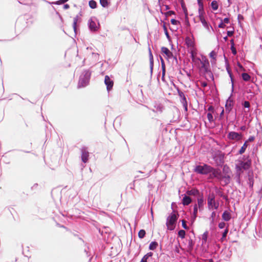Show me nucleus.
Here are the masks:
<instances>
[{"label":"nucleus","mask_w":262,"mask_h":262,"mask_svg":"<svg viewBox=\"0 0 262 262\" xmlns=\"http://www.w3.org/2000/svg\"><path fill=\"white\" fill-rule=\"evenodd\" d=\"M224 116V110H223L220 115V119H222Z\"/></svg>","instance_id":"obj_64"},{"label":"nucleus","mask_w":262,"mask_h":262,"mask_svg":"<svg viewBox=\"0 0 262 262\" xmlns=\"http://www.w3.org/2000/svg\"><path fill=\"white\" fill-rule=\"evenodd\" d=\"M216 53L214 51H212L209 53V57L211 59H214L215 61L216 60Z\"/></svg>","instance_id":"obj_44"},{"label":"nucleus","mask_w":262,"mask_h":262,"mask_svg":"<svg viewBox=\"0 0 262 262\" xmlns=\"http://www.w3.org/2000/svg\"><path fill=\"white\" fill-rule=\"evenodd\" d=\"M209 173L208 179L212 180L214 178H217V179H220V174L221 173L218 172L213 167V169L211 170Z\"/></svg>","instance_id":"obj_16"},{"label":"nucleus","mask_w":262,"mask_h":262,"mask_svg":"<svg viewBox=\"0 0 262 262\" xmlns=\"http://www.w3.org/2000/svg\"><path fill=\"white\" fill-rule=\"evenodd\" d=\"M162 75L161 79L163 81L165 82V74H166V70H163V71H162Z\"/></svg>","instance_id":"obj_59"},{"label":"nucleus","mask_w":262,"mask_h":262,"mask_svg":"<svg viewBox=\"0 0 262 262\" xmlns=\"http://www.w3.org/2000/svg\"><path fill=\"white\" fill-rule=\"evenodd\" d=\"M182 226L184 229L187 230L188 229V227L186 224V222L185 220L182 221Z\"/></svg>","instance_id":"obj_55"},{"label":"nucleus","mask_w":262,"mask_h":262,"mask_svg":"<svg viewBox=\"0 0 262 262\" xmlns=\"http://www.w3.org/2000/svg\"><path fill=\"white\" fill-rule=\"evenodd\" d=\"M249 186L250 188H252L253 187L254 184V181L253 179L251 178H249V182H248Z\"/></svg>","instance_id":"obj_53"},{"label":"nucleus","mask_w":262,"mask_h":262,"mask_svg":"<svg viewBox=\"0 0 262 262\" xmlns=\"http://www.w3.org/2000/svg\"><path fill=\"white\" fill-rule=\"evenodd\" d=\"M222 217L224 221L228 222L231 219V214L228 211L225 210L223 212Z\"/></svg>","instance_id":"obj_26"},{"label":"nucleus","mask_w":262,"mask_h":262,"mask_svg":"<svg viewBox=\"0 0 262 262\" xmlns=\"http://www.w3.org/2000/svg\"><path fill=\"white\" fill-rule=\"evenodd\" d=\"M164 31V33H165V35H166V36L168 40H169V39H170V35H169V33H168V30H165V31Z\"/></svg>","instance_id":"obj_61"},{"label":"nucleus","mask_w":262,"mask_h":262,"mask_svg":"<svg viewBox=\"0 0 262 262\" xmlns=\"http://www.w3.org/2000/svg\"><path fill=\"white\" fill-rule=\"evenodd\" d=\"M81 158L82 162L86 163L88 162L89 158V152L88 150V148L85 146H83L81 148Z\"/></svg>","instance_id":"obj_9"},{"label":"nucleus","mask_w":262,"mask_h":262,"mask_svg":"<svg viewBox=\"0 0 262 262\" xmlns=\"http://www.w3.org/2000/svg\"><path fill=\"white\" fill-rule=\"evenodd\" d=\"M227 138L229 140H239L242 139V135L241 134H240L239 133L231 131V132H229L228 133V134L227 135Z\"/></svg>","instance_id":"obj_14"},{"label":"nucleus","mask_w":262,"mask_h":262,"mask_svg":"<svg viewBox=\"0 0 262 262\" xmlns=\"http://www.w3.org/2000/svg\"><path fill=\"white\" fill-rule=\"evenodd\" d=\"M89 5L91 8L95 9L97 7V3L94 0H90L89 2Z\"/></svg>","instance_id":"obj_36"},{"label":"nucleus","mask_w":262,"mask_h":262,"mask_svg":"<svg viewBox=\"0 0 262 262\" xmlns=\"http://www.w3.org/2000/svg\"><path fill=\"white\" fill-rule=\"evenodd\" d=\"M100 4L103 8H108L110 5V2L108 0H100Z\"/></svg>","instance_id":"obj_35"},{"label":"nucleus","mask_w":262,"mask_h":262,"mask_svg":"<svg viewBox=\"0 0 262 262\" xmlns=\"http://www.w3.org/2000/svg\"><path fill=\"white\" fill-rule=\"evenodd\" d=\"M219 228L220 229H223L226 226V223L224 222H220L219 224Z\"/></svg>","instance_id":"obj_56"},{"label":"nucleus","mask_w":262,"mask_h":262,"mask_svg":"<svg viewBox=\"0 0 262 262\" xmlns=\"http://www.w3.org/2000/svg\"><path fill=\"white\" fill-rule=\"evenodd\" d=\"M148 51H149V57L150 72L151 75H152V72H153V69H154V56H153V55L152 54V52H151V49L150 48H148Z\"/></svg>","instance_id":"obj_21"},{"label":"nucleus","mask_w":262,"mask_h":262,"mask_svg":"<svg viewBox=\"0 0 262 262\" xmlns=\"http://www.w3.org/2000/svg\"><path fill=\"white\" fill-rule=\"evenodd\" d=\"M181 103L183 105L184 110L185 112L188 111V102L186 97H185L180 100Z\"/></svg>","instance_id":"obj_30"},{"label":"nucleus","mask_w":262,"mask_h":262,"mask_svg":"<svg viewBox=\"0 0 262 262\" xmlns=\"http://www.w3.org/2000/svg\"><path fill=\"white\" fill-rule=\"evenodd\" d=\"M178 236L183 239L185 237L186 232L184 230H180L178 233Z\"/></svg>","instance_id":"obj_39"},{"label":"nucleus","mask_w":262,"mask_h":262,"mask_svg":"<svg viewBox=\"0 0 262 262\" xmlns=\"http://www.w3.org/2000/svg\"><path fill=\"white\" fill-rule=\"evenodd\" d=\"M212 169V167L207 164L203 163L202 165L199 164L195 165L194 167L193 171L198 174L208 175Z\"/></svg>","instance_id":"obj_4"},{"label":"nucleus","mask_w":262,"mask_h":262,"mask_svg":"<svg viewBox=\"0 0 262 262\" xmlns=\"http://www.w3.org/2000/svg\"><path fill=\"white\" fill-rule=\"evenodd\" d=\"M198 209L196 207V204H195L193 205V210L192 214L191 216V224H193L194 221L196 220V218L198 215Z\"/></svg>","instance_id":"obj_22"},{"label":"nucleus","mask_w":262,"mask_h":262,"mask_svg":"<svg viewBox=\"0 0 262 262\" xmlns=\"http://www.w3.org/2000/svg\"><path fill=\"white\" fill-rule=\"evenodd\" d=\"M194 245V242L192 239H190L188 242V247L190 249L193 248Z\"/></svg>","instance_id":"obj_50"},{"label":"nucleus","mask_w":262,"mask_h":262,"mask_svg":"<svg viewBox=\"0 0 262 262\" xmlns=\"http://www.w3.org/2000/svg\"><path fill=\"white\" fill-rule=\"evenodd\" d=\"M158 246V243L156 241L151 242L149 245L150 250H155Z\"/></svg>","instance_id":"obj_31"},{"label":"nucleus","mask_w":262,"mask_h":262,"mask_svg":"<svg viewBox=\"0 0 262 262\" xmlns=\"http://www.w3.org/2000/svg\"><path fill=\"white\" fill-rule=\"evenodd\" d=\"M153 253L151 252H148L147 254L144 255V256L141 259L140 262H147L149 258L151 257L153 255Z\"/></svg>","instance_id":"obj_29"},{"label":"nucleus","mask_w":262,"mask_h":262,"mask_svg":"<svg viewBox=\"0 0 262 262\" xmlns=\"http://www.w3.org/2000/svg\"><path fill=\"white\" fill-rule=\"evenodd\" d=\"M220 176L221 178L219 180H223L225 183V185H227L230 183V177L229 175H223L221 173Z\"/></svg>","instance_id":"obj_25"},{"label":"nucleus","mask_w":262,"mask_h":262,"mask_svg":"<svg viewBox=\"0 0 262 262\" xmlns=\"http://www.w3.org/2000/svg\"><path fill=\"white\" fill-rule=\"evenodd\" d=\"M248 146L247 144V141H246L243 144V145L242 146L241 149L239 150L238 153L240 155H242L243 153H244L246 150V148Z\"/></svg>","instance_id":"obj_34"},{"label":"nucleus","mask_w":262,"mask_h":262,"mask_svg":"<svg viewBox=\"0 0 262 262\" xmlns=\"http://www.w3.org/2000/svg\"><path fill=\"white\" fill-rule=\"evenodd\" d=\"M170 22H171V24H172L173 25H178L180 24V22L179 20H178L176 19H174V18H172L170 20Z\"/></svg>","instance_id":"obj_51"},{"label":"nucleus","mask_w":262,"mask_h":262,"mask_svg":"<svg viewBox=\"0 0 262 262\" xmlns=\"http://www.w3.org/2000/svg\"><path fill=\"white\" fill-rule=\"evenodd\" d=\"M229 232L228 227H226V228L224 230L223 232L222 233V236L221 238L222 241H224L226 239V236Z\"/></svg>","instance_id":"obj_37"},{"label":"nucleus","mask_w":262,"mask_h":262,"mask_svg":"<svg viewBox=\"0 0 262 262\" xmlns=\"http://www.w3.org/2000/svg\"><path fill=\"white\" fill-rule=\"evenodd\" d=\"M251 164V160L249 156H244L243 159L239 161V163L236 165V168L239 171L248 169Z\"/></svg>","instance_id":"obj_6"},{"label":"nucleus","mask_w":262,"mask_h":262,"mask_svg":"<svg viewBox=\"0 0 262 262\" xmlns=\"http://www.w3.org/2000/svg\"><path fill=\"white\" fill-rule=\"evenodd\" d=\"M215 192L217 195H218L220 197L222 198L226 201L228 200V198L227 195L224 194V192L220 190L217 187H215Z\"/></svg>","instance_id":"obj_23"},{"label":"nucleus","mask_w":262,"mask_h":262,"mask_svg":"<svg viewBox=\"0 0 262 262\" xmlns=\"http://www.w3.org/2000/svg\"><path fill=\"white\" fill-rule=\"evenodd\" d=\"M215 216H216V212L215 211H212L211 214V216H210V219H215Z\"/></svg>","instance_id":"obj_63"},{"label":"nucleus","mask_w":262,"mask_h":262,"mask_svg":"<svg viewBox=\"0 0 262 262\" xmlns=\"http://www.w3.org/2000/svg\"><path fill=\"white\" fill-rule=\"evenodd\" d=\"M230 50H231V52L233 55H234V56L236 55L237 51H236V49L235 46H231Z\"/></svg>","instance_id":"obj_47"},{"label":"nucleus","mask_w":262,"mask_h":262,"mask_svg":"<svg viewBox=\"0 0 262 262\" xmlns=\"http://www.w3.org/2000/svg\"><path fill=\"white\" fill-rule=\"evenodd\" d=\"M244 16L241 14H238L237 16V19L238 21V23H240L241 20H244Z\"/></svg>","instance_id":"obj_60"},{"label":"nucleus","mask_w":262,"mask_h":262,"mask_svg":"<svg viewBox=\"0 0 262 262\" xmlns=\"http://www.w3.org/2000/svg\"><path fill=\"white\" fill-rule=\"evenodd\" d=\"M88 27L89 29L92 32H96L98 30V27L96 25V23L92 20V19H90L88 21Z\"/></svg>","instance_id":"obj_19"},{"label":"nucleus","mask_w":262,"mask_h":262,"mask_svg":"<svg viewBox=\"0 0 262 262\" xmlns=\"http://www.w3.org/2000/svg\"><path fill=\"white\" fill-rule=\"evenodd\" d=\"M199 20L202 24L203 26L208 31H210V29H211L212 31L214 32V29L212 27V26L210 25L209 23L207 21L205 18V17L199 18Z\"/></svg>","instance_id":"obj_17"},{"label":"nucleus","mask_w":262,"mask_h":262,"mask_svg":"<svg viewBox=\"0 0 262 262\" xmlns=\"http://www.w3.org/2000/svg\"><path fill=\"white\" fill-rule=\"evenodd\" d=\"M186 45L188 47L191 48V51H195L194 47V42L193 40L189 37L186 38Z\"/></svg>","instance_id":"obj_24"},{"label":"nucleus","mask_w":262,"mask_h":262,"mask_svg":"<svg viewBox=\"0 0 262 262\" xmlns=\"http://www.w3.org/2000/svg\"><path fill=\"white\" fill-rule=\"evenodd\" d=\"M68 1H69V0H59V1H56V2H53V3H52V4H55L56 5H60V4L65 3L67 2Z\"/></svg>","instance_id":"obj_52"},{"label":"nucleus","mask_w":262,"mask_h":262,"mask_svg":"<svg viewBox=\"0 0 262 262\" xmlns=\"http://www.w3.org/2000/svg\"><path fill=\"white\" fill-rule=\"evenodd\" d=\"M236 65L239 71H244L245 70L242 64L239 61L237 62Z\"/></svg>","instance_id":"obj_48"},{"label":"nucleus","mask_w":262,"mask_h":262,"mask_svg":"<svg viewBox=\"0 0 262 262\" xmlns=\"http://www.w3.org/2000/svg\"><path fill=\"white\" fill-rule=\"evenodd\" d=\"M186 12L184 10V13H185V25L187 26H190V23H189V19H188V13H187V9H186Z\"/></svg>","instance_id":"obj_40"},{"label":"nucleus","mask_w":262,"mask_h":262,"mask_svg":"<svg viewBox=\"0 0 262 262\" xmlns=\"http://www.w3.org/2000/svg\"><path fill=\"white\" fill-rule=\"evenodd\" d=\"M208 232L206 231L202 235L201 246L203 250L205 251H207L208 248V245L206 246L208 238Z\"/></svg>","instance_id":"obj_11"},{"label":"nucleus","mask_w":262,"mask_h":262,"mask_svg":"<svg viewBox=\"0 0 262 262\" xmlns=\"http://www.w3.org/2000/svg\"><path fill=\"white\" fill-rule=\"evenodd\" d=\"M241 78L245 82L251 81V76L247 73L243 72L241 75Z\"/></svg>","instance_id":"obj_28"},{"label":"nucleus","mask_w":262,"mask_h":262,"mask_svg":"<svg viewBox=\"0 0 262 262\" xmlns=\"http://www.w3.org/2000/svg\"><path fill=\"white\" fill-rule=\"evenodd\" d=\"M224 57L225 62L226 69V71L229 75V76L230 78L231 82L232 83V90L233 91V88H234L233 75L232 73V71H231V68L230 67V65L229 64L228 58L226 57V56L225 55H224Z\"/></svg>","instance_id":"obj_7"},{"label":"nucleus","mask_w":262,"mask_h":262,"mask_svg":"<svg viewBox=\"0 0 262 262\" xmlns=\"http://www.w3.org/2000/svg\"><path fill=\"white\" fill-rule=\"evenodd\" d=\"M92 72L90 70H84L79 77L78 88L85 87L89 84Z\"/></svg>","instance_id":"obj_3"},{"label":"nucleus","mask_w":262,"mask_h":262,"mask_svg":"<svg viewBox=\"0 0 262 262\" xmlns=\"http://www.w3.org/2000/svg\"><path fill=\"white\" fill-rule=\"evenodd\" d=\"M186 194L187 195H192L194 196H199L202 193H200V191L196 188H192L190 190L186 191Z\"/></svg>","instance_id":"obj_20"},{"label":"nucleus","mask_w":262,"mask_h":262,"mask_svg":"<svg viewBox=\"0 0 262 262\" xmlns=\"http://www.w3.org/2000/svg\"><path fill=\"white\" fill-rule=\"evenodd\" d=\"M234 34V30H229V31H227V36H232Z\"/></svg>","instance_id":"obj_58"},{"label":"nucleus","mask_w":262,"mask_h":262,"mask_svg":"<svg viewBox=\"0 0 262 262\" xmlns=\"http://www.w3.org/2000/svg\"><path fill=\"white\" fill-rule=\"evenodd\" d=\"M160 60H161V62L162 71L166 70V67H165V64L164 59L161 56H160Z\"/></svg>","instance_id":"obj_45"},{"label":"nucleus","mask_w":262,"mask_h":262,"mask_svg":"<svg viewBox=\"0 0 262 262\" xmlns=\"http://www.w3.org/2000/svg\"><path fill=\"white\" fill-rule=\"evenodd\" d=\"M207 117L209 122L211 123L214 121L213 116L212 113H208L207 115Z\"/></svg>","instance_id":"obj_42"},{"label":"nucleus","mask_w":262,"mask_h":262,"mask_svg":"<svg viewBox=\"0 0 262 262\" xmlns=\"http://www.w3.org/2000/svg\"><path fill=\"white\" fill-rule=\"evenodd\" d=\"M178 214L173 212H171L166 220V226L169 230H173L175 228L176 224L178 218Z\"/></svg>","instance_id":"obj_5"},{"label":"nucleus","mask_w":262,"mask_h":262,"mask_svg":"<svg viewBox=\"0 0 262 262\" xmlns=\"http://www.w3.org/2000/svg\"><path fill=\"white\" fill-rule=\"evenodd\" d=\"M182 196L183 199L181 203L183 206H188L192 202V199L186 194H184Z\"/></svg>","instance_id":"obj_18"},{"label":"nucleus","mask_w":262,"mask_h":262,"mask_svg":"<svg viewBox=\"0 0 262 262\" xmlns=\"http://www.w3.org/2000/svg\"><path fill=\"white\" fill-rule=\"evenodd\" d=\"M219 18L220 19L221 22L218 25V28H223V29L225 28L226 27V25L224 24V23L222 21V18Z\"/></svg>","instance_id":"obj_49"},{"label":"nucleus","mask_w":262,"mask_h":262,"mask_svg":"<svg viewBox=\"0 0 262 262\" xmlns=\"http://www.w3.org/2000/svg\"><path fill=\"white\" fill-rule=\"evenodd\" d=\"M210 6L213 10H217L219 8V4L217 1L215 0L212 1L211 3Z\"/></svg>","instance_id":"obj_32"},{"label":"nucleus","mask_w":262,"mask_h":262,"mask_svg":"<svg viewBox=\"0 0 262 262\" xmlns=\"http://www.w3.org/2000/svg\"><path fill=\"white\" fill-rule=\"evenodd\" d=\"M199 68L201 72L204 74H208L212 80L213 79V75L210 70L209 62L205 56H202V62Z\"/></svg>","instance_id":"obj_2"},{"label":"nucleus","mask_w":262,"mask_h":262,"mask_svg":"<svg viewBox=\"0 0 262 262\" xmlns=\"http://www.w3.org/2000/svg\"><path fill=\"white\" fill-rule=\"evenodd\" d=\"M79 17L78 15H77L76 17L74 18V21L73 24V28L74 29V31L75 33V34L77 32V23Z\"/></svg>","instance_id":"obj_33"},{"label":"nucleus","mask_w":262,"mask_h":262,"mask_svg":"<svg viewBox=\"0 0 262 262\" xmlns=\"http://www.w3.org/2000/svg\"><path fill=\"white\" fill-rule=\"evenodd\" d=\"M161 52L162 54L165 55V57L167 59L169 60L171 58H173L176 61H177V58L176 56H174L168 48L165 47H162L161 48Z\"/></svg>","instance_id":"obj_8"},{"label":"nucleus","mask_w":262,"mask_h":262,"mask_svg":"<svg viewBox=\"0 0 262 262\" xmlns=\"http://www.w3.org/2000/svg\"><path fill=\"white\" fill-rule=\"evenodd\" d=\"M190 54L192 61L199 68L202 62V60L199 57L196 56L195 51H190Z\"/></svg>","instance_id":"obj_12"},{"label":"nucleus","mask_w":262,"mask_h":262,"mask_svg":"<svg viewBox=\"0 0 262 262\" xmlns=\"http://www.w3.org/2000/svg\"><path fill=\"white\" fill-rule=\"evenodd\" d=\"M233 106V102L232 101H230L228 102L227 101L226 104H225V109H226V112L227 114H229L231 111L232 110Z\"/></svg>","instance_id":"obj_27"},{"label":"nucleus","mask_w":262,"mask_h":262,"mask_svg":"<svg viewBox=\"0 0 262 262\" xmlns=\"http://www.w3.org/2000/svg\"><path fill=\"white\" fill-rule=\"evenodd\" d=\"M254 139H255L254 136H250L249 137L248 140H247V142L248 141H249V142H252V141H253L254 140Z\"/></svg>","instance_id":"obj_62"},{"label":"nucleus","mask_w":262,"mask_h":262,"mask_svg":"<svg viewBox=\"0 0 262 262\" xmlns=\"http://www.w3.org/2000/svg\"><path fill=\"white\" fill-rule=\"evenodd\" d=\"M207 205L209 210H217L220 206L219 200H215V194L213 192L209 191L207 195Z\"/></svg>","instance_id":"obj_1"},{"label":"nucleus","mask_w":262,"mask_h":262,"mask_svg":"<svg viewBox=\"0 0 262 262\" xmlns=\"http://www.w3.org/2000/svg\"><path fill=\"white\" fill-rule=\"evenodd\" d=\"M242 105L244 108H249L250 106V102L248 101H244L242 102Z\"/></svg>","instance_id":"obj_43"},{"label":"nucleus","mask_w":262,"mask_h":262,"mask_svg":"<svg viewBox=\"0 0 262 262\" xmlns=\"http://www.w3.org/2000/svg\"><path fill=\"white\" fill-rule=\"evenodd\" d=\"M104 83L106 86V89L108 92L111 91L114 85V81L108 75H106L104 78Z\"/></svg>","instance_id":"obj_15"},{"label":"nucleus","mask_w":262,"mask_h":262,"mask_svg":"<svg viewBox=\"0 0 262 262\" xmlns=\"http://www.w3.org/2000/svg\"><path fill=\"white\" fill-rule=\"evenodd\" d=\"M205 199L203 196V193L199 195L197 199L196 207L200 211H202L204 209V206L205 204Z\"/></svg>","instance_id":"obj_13"},{"label":"nucleus","mask_w":262,"mask_h":262,"mask_svg":"<svg viewBox=\"0 0 262 262\" xmlns=\"http://www.w3.org/2000/svg\"><path fill=\"white\" fill-rule=\"evenodd\" d=\"M146 235V231L144 229H141L138 232V236L140 238H143Z\"/></svg>","instance_id":"obj_38"},{"label":"nucleus","mask_w":262,"mask_h":262,"mask_svg":"<svg viewBox=\"0 0 262 262\" xmlns=\"http://www.w3.org/2000/svg\"><path fill=\"white\" fill-rule=\"evenodd\" d=\"M178 95L180 98V100L186 97L184 93L182 91L178 90Z\"/></svg>","instance_id":"obj_46"},{"label":"nucleus","mask_w":262,"mask_h":262,"mask_svg":"<svg viewBox=\"0 0 262 262\" xmlns=\"http://www.w3.org/2000/svg\"><path fill=\"white\" fill-rule=\"evenodd\" d=\"M197 4L199 6V18L205 17V11L203 0H197Z\"/></svg>","instance_id":"obj_10"},{"label":"nucleus","mask_w":262,"mask_h":262,"mask_svg":"<svg viewBox=\"0 0 262 262\" xmlns=\"http://www.w3.org/2000/svg\"><path fill=\"white\" fill-rule=\"evenodd\" d=\"M222 21L224 24H228L230 23V19L228 17H225L223 19H222Z\"/></svg>","instance_id":"obj_57"},{"label":"nucleus","mask_w":262,"mask_h":262,"mask_svg":"<svg viewBox=\"0 0 262 262\" xmlns=\"http://www.w3.org/2000/svg\"><path fill=\"white\" fill-rule=\"evenodd\" d=\"M207 110L209 112V113H213L214 112V107L213 105H209Z\"/></svg>","instance_id":"obj_54"},{"label":"nucleus","mask_w":262,"mask_h":262,"mask_svg":"<svg viewBox=\"0 0 262 262\" xmlns=\"http://www.w3.org/2000/svg\"><path fill=\"white\" fill-rule=\"evenodd\" d=\"M161 12L162 14H164L166 18L169 15H175V12L173 11H172V10H169L168 11H167V12H166L165 13H163L162 11V10H161Z\"/></svg>","instance_id":"obj_41"}]
</instances>
